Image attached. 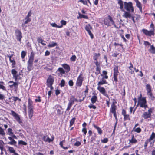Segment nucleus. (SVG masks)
I'll list each match as a JSON object with an SVG mask.
<instances>
[{
	"label": "nucleus",
	"mask_w": 155,
	"mask_h": 155,
	"mask_svg": "<svg viewBox=\"0 0 155 155\" xmlns=\"http://www.w3.org/2000/svg\"><path fill=\"white\" fill-rule=\"evenodd\" d=\"M33 102L30 98H28V113L29 118L31 120L34 114V106Z\"/></svg>",
	"instance_id": "f257e3e1"
},
{
	"label": "nucleus",
	"mask_w": 155,
	"mask_h": 155,
	"mask_svg": "<svg viewBox=\"0 0 155 155\" xmlns=\"http://www.w3.org/2000/svg\"><path fill=\"white\" fill-rule=\"evenodd\" d=\"M150 28H151L150 30H148L146 29H143L142 31L144 34L146 36L151 37L154 36L155 35V29L154 25L153 23H151L150 25Z\"/></svg>",
	"instance_id": "f03ea898"
},
{
	"label": "nucleus",
	"mask_w": 155,
	"mask_h": 155,
	"mask_svg": "<svg viewBox=\"0 0 155 155\" xmlns=\"http://www.w3.org/2000/svg\"><path fill=\"white\" fill-rule=\"evenodd\" d=\"M138 105H139L140 107L144 108L146 109L148 107L147 105V102L146 98L143 97V98H140L138 100Z\"/></svg>",
	"instance_id": "7ed1b4c3"
},
{
	"label": "nucleus",
	"mask_w": 155,
	"mask_h": 155,
	"mask_svg": "<svg viewBox=\"0 0 155 155\" xmlns=\"http://www.w3.org/2000/svg\"><path fill=\"white\" fill-rule=\"evenodd\" d=\"M34 54L33 52L31 53L29 60L28 61V70L30 71L33 69V62L34 59Z\"/></svg>",
	"instance_id": "20e7f679"
},
{
	"label": "nucleus",
	"mask_w": 155,
	"mask_h": 155,
	"mask_svg": "<svg viewBox=\"0 0 155 155\" xmlns=\"http://www.w3.org/2000/svg\"><path fill=\"white\" fill-rule=\"evenodd\" d=\"M124 8L128 12H133L134 11V9L133 6V4L131 2H124Z\"/></svg>",
	"instance_id": "39448f33"
},
{
	"label": "nucleus",
	"mask_w": 155,
	"mask_h": 155,
	"mask_svg": "<svg viewBox=\"0 0 155 155\" xmlns=\"http://www.w3.org/2000/svg\"><path fill=\"white\" fill-rule=\"evenodd\" d=\"M153 109L152 108H149L148 111L144 112L142 115V117L145 119L150 118L151 117V114L153 112Z\"/></svg>",
	"instance_id": "423d86ee"
},
{
	"label": "nucleus",
	"mask_w": 155,
	"mask_h": 155,
	"mask_svg": "<svg viewBox=\"0 0 155 155\" xmlns=\"http://www.w3.org/2000/svg\"><path fill=\"white\" fill-rule=\"evenodd\" d=\"M78 100L75 98L74 97L72 96L69 101V102L68 104L67 108L66 110V111H69L73 104L75 101L78 102Z\"/></svg>",
	"instance_id": "0eeeda50"
},
{
	"label": "nucleus",
	"mask_w": 155,
	"mask_h": 155,
	"mask_svg": "<svg viewBox=\"0 0 155 155\" xmlns=\"http://www.w3.org/2000/svg\"><path fill=\"white\" fill-rule=\"evenodd\" d=\"M54 78L52 76H49L47 80V84L48 86L51 88V90L53 89L52 85L54 82Z\"/></svg>",
	"instance_id": "6e6552de"
},
{
	"label": "nucleus",
	"mask_w": 155,
	"mask_h": 155,
	"mask_svg": "<svg viewBox=\"0 0 155 155\" xmlns=\"http://www.w3.org/2000/svg\"><path fill=\"white\" fill-rule=\"evenodd\" d=\"M104 22L105 25L108 26H110L111 24H114V22L111 17L110 16H108V17L105 18Z\"/></svg>",
	"instance_id": "1a4fd4ad"
},
{
	"label": "nucleus",
	"mask_w": 155,
	"mask_h": 155,
	"mask_svg": "<svg viewBox=\"0 0 155 155\" xmlns=\"http://www.w3.org/2000/svg\"><path fill=\"white\" fill-rule=\"evenodd\" d=\"M11 73L13 75V78L15 79V81L18 79H20L21 78L20 76V73H17L15 69H12L11 71Z\"/></svg>",
	"instance_id": "9d476101"
},
{
	"label": "nucleus",
	"mask_w": 155,
	"mask_h": 155,
	"mask_svg": "<svg viewBox=\"0 0 155 155\" xmlns=\"http://www.w3.org/2000/svg\"><path fill=\"white\" fill-rule=\"evenodd\" d=\"M11 114L13 116L16 120L20 124L22 123L19 115L13 110L11 111Z\"/></svg>",
	"instance_id": "9b49d317"
},
{
	"label": "nucleus",
	"mask_w": 155,
	"mask_h": 155,
	"mask_svg": "<svg viewBox=\"0 0 155 155\" xmlns=\"http://www.w3.org/2000/svg\"><path fill=\"white\" fill-rule=\"evenodd\" d=\"M83 81V77L81 74H80L77 80L76 84L77 86L80 87L82 85Z\"/></svg>",
	"instance_id": "f8f14e48"
},
{
	"label": "nucleus",
	"mask_w": 155,
	"mask_h": 155,
	"mask_svg": "<svg viewBox=\"0 0 155 155\" xmlns=\"http://www.w3.org/2000/svg\"><path fill=\"white\" fill-rule=\"evenodd\" d=\"M15 34L17 40L20 41L22 38V33L21 31L18 29H16L15 31Z\"/></svg>",
	"instance_id": "ddd939ff"
},
{
	"label": "nucleus",
	"mask_w": 155,
	"mask_h": 155,
	"mask_svg": "<svg viewBox=\"0 0 155 155\" xmlns=\"http://www.w3.org/2000/svg\"><path fill=\"white\" fill-rule=\"evenodd\" d=\"M92 29V28L90 25H86L85 27V29L88 32L91 38L92 39L94 38V36L91 31V30Z\"/></svg>",
	"instance_id": "4468645a"
},
{
	"label": "nucleus",
	"mask_w": 155,
	"mask_h": 155,
	"mask_svg": "<svg viewBox=\"0 0 155 155\" xmlns=\"http://www.w3.org/2000/svg\"><path fill=\"white\" fill-rule=\"evenodd\" d=\"M8 83L9 84H9V87L10 88H15V89H17L18 88V83L16 82H14L12 81H10L8 82Z\"/></svg>",
	"instance_id": "2eb2a0df"
},
{
	"label": "nucleus",
	"mask_w": 155,
	"mask_h": 155,
	"mask_svg": "<svg viewBox=\"0 0 155 155\" xmlns=\"http://www.w3.org/2000/svg\"><path fill=\"white\" fill-rule=\"evenodd\" d=\"M97 89L102 94L104 95L107 96V94L104 88L98 86L97 87Z\"/></svg>",
	"instance_id": "dca6fc26"
},
{
	"label": "nucleus",
	"mask_w": 155,
	"mask_h": 155,
	"mask_svg": "<svg viewBox=\"0 0 155 155\" xmlns=\"http://www.w3.org/2000/svg\"><path fill=\"white\" fill-rule=\"evenodd\" d=\"M116 110V106L115 105L114 102H113L111 107L110 109L111 112L114 114V115L115 117V119H116V115L115 113Z\"/></svg>",
	"instance_id": "f3484780"
},
{
	"label": "nucleus",
	"mask_w": 155,
	"mask_h": 155,
	"mask_svg": "<svg viewBox=\"0 0 155 155\" xmlns=\"http://www.w3.org/2000/svg\"><path fill=\"white\" fill-rule=\"evenodd\" d=\"M134 1L136 3L137 6L139 8L140 12L142 13V8L141 3L139 2L138 0H134Z\"/></svg>",
	"instance_id": "a211bd4d"
},
{
	"label": "nucleus",
	"mask_w": 155,
	"mask_h": 155,
	"mask_svg": "<svg viewBox=\"0 0 155 155\" xmlns=\"http://www.w3.org/2000/svg\"><path fill=\"white\" fill-rule=\"evenodd\" d=\"M62 67L64 69L66 72H68L70 70V66L66 64H64L62 65Z\"/></svg>",
	"instance_id": "6ab92c4d"
},
{
	"label": "nucleus",
	"mask_w": 155,
	"mask_h": 155,
	"mask_svg": "<svg viewBox=\"0 0 155 155\" xmlns=\"http://www.w3.org/2000/svg\"><path fill=\"white\" fill-rule=\"evenodd\" d=\"M8 139L11 141L9 142L8 143L11 145H15L17 143L16 141L14 139H13L11 137H8Z\"/></svg>",
	"instance_id": "aec40b11"
},
{
	"label": "nucleus",
	"mask_w": 155,
	"mask_h": 155,
	"mask_svg": "<svg viewBox=\"0 0 155 155\" xmlns=\"http://www.w3.org/2000/svg\"><path fill=\"white\" fill-rule=\"evenodd\" d=\"M42 139L45 142L50 143L52 141V140L48 137V136L46 135H44L43 136Z\"/></svg>",
	"instance_id": "412c9836"
},
{
	"label": "nucleus",
	"mask_w": 155,
	"mask_h": 155,
	"mask_svg": "<svg viewBox=\"0 0 155 155\" xmlns=\"http://www.w3.org/2000/svg\"><path fill=\"white\" fill-rule=\"evenodd\" d=\"M147 94L150 99L152 100H154L155 99V97L153 95L152 91L147 92Z\"/></svg>",
	"instance_id": "4be33fe9"
},
{
	"label": "nucleus",
	"mask_w": 155,
	"mask_h": 155,
	"mask_svg": "<svg viewBox=\"0 0 155 155\" xmlns=\"http://www.w3.org/2000/svg\"><path fill=\"white\" fill-rule=\"evenodd\" d=\"M123 30H121L119 31L118 32V34L120 35V36L121 37V38L123 39V40L124 42H126L127 41L125 38L124 37L123 35L122 34V33L123 32Z\"/></svg>",
	"instance_id": "5701e85b"
},
{
	"label": "nucleus",
	"mask_w": 155,
	"mask_h": 155,
	"mask_svg": "<svg viewBox=\"0 0 155 155\" xmlns=\"http://www.w3.org/2000/svg\"><path fill=\"white\" fill-rule=\"evenodd\" d=\"M130 12H129L125 11L123 15V16L126 18H130L131 16Z\"/></svg>",
	"instance_id": "b1692460"
},
{
	"label": "nucleus",
	"mask_w": 155,
	"mask_h": 155,
	"mask_svg": "<svg viewBox=\"0 0 155 155\" xmlns=\"http://www.w3.org/2000/svg\"><path fill=\"white\" fill-rule=\"evenodd\" d=\"M93 125L95 128L96 129H97V131H98V133L99 134L101 135L102 133V130L101 129V128H100L96 126L94 124H93Z\"/></svg>",
	"instance_id": "393cba45"
},
{
	"label": "nucleus",
	"mask_w": 155,
	"mask_h": 155,
	"mask_svg": "<svg viewBox=\"0 0 155 155\" xmlns=\"http://www.w3.org/2000/svg\"><path fill=\"white\" fill-rule=\"evenodd\" d=\"M57 71L59 72L60 74L61 75L64 74L66 72L65 70L62 68L61 67L58 68L57 70Z\"/></svg>",
	"instance_id": "a878e982"
},
{
	"label": "nucleus",
	"mask_w": 155,
	"mask_h": 155,
	"mask_svg": "<svg viewBox=\"0 0 155 155\" xmlns=\"http://www.w3.org/2000/svg\"><path fill=\"white\" fill-rule=\"evenodd\" d=\"M104 78H102L101 81L98 82V86H100V85H102L105 84L106 83V80L104 79Z\"/></svg>",
	"instance_id": "bb28decb"
},
{
	"label": "nucleus",
	"mask_w": 155,
	"mask_h": 155,
	"mask_svg": "<svg viewBox=\"0 0 155 155\" xmlns=\"http://www.w3.org/2000/svg\"><path fill=\"white\" fill-rule=\"evenodd\" d=\"M107 72L105 70L103 71L102 74H101V76L103 77V78L107 79L108 78V76L107 75Z\"/></svg>",
	"instance_id": "cd10ccee"
},
{
	"label": "nucleus",
	"mask_w": 155,
	"mask_h": 155,
	"mask_svg": "<svg viewBox=\"0 0 155 155\" xmlns=\"http://www.w3.org/2000/svg\"><path fill=\"white\" fill-rule=\"evenodd\" d=\"M78 14L79 16L77 17L78 19L81 18H84L85 19H87L88 18L87 16L81 14L79 12Z\"/></svg>",
	"instance_id": "c85d7f7f"
},
{
	"label": "nucleus",
	"mask_w": 155,
	"mask_h": 155,
	"mask_svg": "<svg viewBox=\"0 0 155 155\" xmlns=\"http://www.w3.org/2000/svg\"><path fill=\"white\" fill-rule=\"evenodd\" d=\"M97 100V97L95 95H94L92 96L91 99V101L92 103L94 104L96 102Z\"/></svg>",
	"instance_id": "c756f323"
},
{
	"label": "nucleus",
	"mask_w": 155,
	"mask_h": 155,
	"mask_svg": "<svg viewBox=\"0 0 155 155\" xmlns=\"http://www.w3.org/2000/svg\"><path fill=\"white\" fill-rule=\"evenodd\" d=\"M149 51L152 54H155V48L153 45L150 46Z\"/></svg>",
	"instance_id": "7c9ffc66"
},
{
	"label": "nucleus",
	"mask_w": 155,
	"mask_h": 155,
	"mask_svg": "<svg viewBox=\"0 0 155 155\" xmlns=\"http://www.w3.org/2000/svg\"><path fill=\"white\" fill-rule=\"evenodd\" d=\"M8 150L11 153H14V154H15V153H16L15 152V150H14L13 148L10 147H8Z\"/></svg>",
	"instance_id": "2f4dec72"
},
{
	"label": "nucleus",
	"mask_w": 155,
	"mask_h": 155,
	"mask_svg": "<svg viewBox=\"0 0 155 155\" xmlns=\"http://www.w3.org/2000/svg\"><path fill=\"white\" fill-rule=\"evenodd\" d=\"M99 53H94V54L93 58L94 60L97 61L98 58L100 56Z\"/></svg>",
	"instance_id": "473e14b6"
},
{
	"label": "nucleus",
	"mask_w": 155,
	"mask_h": 155,
	"mask_svg": "<svg viewBox=\"0 0 155 155\" xmlns=\"http://www.w3.org/2000/svg\"><path fill=\"white\" fill-rule=\"evenodd\" d=\"M57 45V44L56 43L52 42L50 43H49L48 45V46L49 47H54L56 46Z\"/></svg>",
	"instance_id": "72a5a7b5"
},
{
	"label": "nucleus",
	"mask_w": 155,
	"mask_h": 155,
	"mask_svg": "<svg viewBox=\"0 0 155 155\" xmlns=\"http://www.w3.org/2000/svg\"><path fill=\"white\" fill-rule=\"evenodd\" d=\"M118 4L120 5V8L121 9H122L123 8V2L121 0H118Z\"/></svg>",
	"instance_id": "f704fd0d"
},
{
	"label": "nucleus",
	"mask_w": 155,
	"mask_h": 155,
	"mask_svg": "<svg viewBox=\"0 0 155 155\" xmlns=\"http://www.w3.org/2000/svg\"><path fill=\"white\" fill-rule=\"evenodd\" d=\"M146 89L147 91V92L151 91V87L149 84H147L146 85Z\"/></svg>",
	"instance_id": "c9c22d12"
},
{
	"label": "nucleus",
	"mask_w": 155,
	"mask_h": 155,
	"mask_svg": "<svg viewBox=\"0 0 155 155\" xmlns=\"http://www.w3.org/2000/svg\"><path fill=\"white\" fill-rule=\"evenodd\" d=\"M155 138V133L154 132H153L152 133L150 138L148 140L150 142V141H151L153 139H154Z\"/></svg>",
	"instance_id": "e433bc0d"
},
{
	"label": "nucleus",
	"mask_w": 155,
	"mask_h": 155,
	"mask_svg": "<svg viewBox=\"0 0 155 155\" xmlns=\"http://www.w3.org/2000/svg\"><path fill=\"white\" fill-rule=\"evenodd\" d=\"M27 143L26 142L22 140H19L18 141V144L19 145H22L26 146Z\"/></svg>",
	"instance_id": "4c0bfd02"
},
{
	"label": "nucleus",
	"mask_w": 155,
	"mask_h": 155,
	"mask_svg": "<svg viewBox=\"0 0 155 155\" xmlns=\"http://www.w3.org/2000/svg\"><path fill=\"white\" fill-rule=\"evenodd\" d=\"M25 21L24 22V24H27L28 22H30L31 20V19L30 18L27 17H25Z\"/></svg>",
	"instance_id": "58836bf2"
},
{
	"label": "nucleus",
	"mask_w": 155,
	"mask_h": 155,
	"mask_svg": "<svg viewBox=\"0 0 155 155\" xmlns=\"http://www.w3.org/2000/svg\"><path fill=\"white\" fill-rule=\"evenodd\" d=\"M129 141L130 143H135L137 142V140L134 138V136H133L132 139L131 140H130Z\"/></svg>",
	"instance_id": "ea45409f"
},
{
	"label": "nucleus",
	"mask_w": 155,
	"mask_h": 155,
	"mask_svg": "<svg viewBox=\"0 0 155 155\" xmlns=\"http://www.w3.org/2000/svg\"><path fill=\"white\" fill-rule=\"evenodd\" d=\"M0 135L4 136L5 135V133L4 130L1 127H0Z\"/></svg>",
	"instance_id": "a19ab883"
},
{
	"label": "nucleus",
	"mask_w": 155,
	"mask_h": 155,
	"mask_svg": "<svg viewBox=\"0 0 155 155\" xmlns=\"http://www.w3.org/2000/svg\"><path fill=\"white\" fill-rule=\"evenodd\" d=\"M7 134L8 135L11 136L13 134V132L12 131V130L11 128H8L7 129Z\"/></svg>",
	"instance_id": "79ce46f5"
},
{
	"label": "nucleus",
	"mask_w": 155,
	"mask_h": 155,
	"mask_svg": "<svg viewBox=\"0 0 155 155\" xmlns=\"http://www.w3.org/2000/svg\"><path fill=\"white\" fill-rule=\"evenodd\" d=\"M51 25L54 27H56L58 28H61L62 27V25H61V26H59L57 25L55 23H52L51 24Z\"/></svg>",
	"instance_id": "37998d69"
},
{
	"label": "nucleus",
	"mask_w": 155,
	"mask_h": 155,
	"mask_svg": "<svg viewBox=\"0 0 155 155\" xmlns=\"http://www.w3.org/2000/svg\"><path fill=\"white\" fill-rule=\"evenodd\" d=\"M87 1L90 3L89 0H79V2H82L84 5H87Z\"/></svg>",
	"instance_id": "c03bdc74"
},
{
	"label": "nucleus",
	"mask_w": 155,
	"mask_h": 155,
	"mask_svg": "<svg viewBox=\"0 0 155 155\" xmlns=\"http://www.w3.org/2000/svg\"><path fill=\"white\" fill-rule=\"evenodd\" d=\"M133 130L135 132L139 133L141 131V130L140 128L138 127L136 128H133Z\"/></svg>",
	"instance_id": "a18cd8bd"
},
{
	"label": "nucleus",
	"mask_w": 155,
	"mask_h": 155,
	"mask_svg": "<svg viewBox=\"0 0 155 155\" xmlns=\"http://www.w3.org/2000/svg\"><path fill=\"white\" fill-rule=\"evenodd\" d=\"M75 118L74 117L73 118L71 119L70 122V127H71L74 124L75 121Z\"/></svg>",
	"instance_id": "49530a36"
},
{
	"label": "nucleus",
	"mask_w": 155,
	"mask_h": 155,
	"mask_svg": "<svg viewBox=\"0 0 155 155\" xmlns=\"http://www.w3.org/2000/svg\"><path fill=\"white\" fill-rule=\"evenodd\" d=\"M12 56V55H11V56L8 55V57L9 58L10 61V62L12 63V64L15 65V61L14 59L12 60L11 59Z\"/></svg>",
	"instance_id": "de8ad7c7"
},
{
	"label": "nucleus",
	"mask_w": 155,
	"mask_h": 155,
	"mask_svg": "<svg viewBox=\"0 0 155 155\" xmlns=\"http://www.w3.org/2000/svg\"><path fill=\"white\" fill-rule=\"evenodd\" d=\"M26 53L25 51H22L21 55L22 59H23L24 58L25 56L26 55Z\"/></svg>",
	"instance_id": "09e8293b"
},
{
	"label": "nucleus",
	"mask_w": 155,
	"mask_h": 155,
	"mask_svg": "<svg viewBox=\"0 0 155 155\" xmlns=\"http://www.w3.org/2000/svg\"><path fill=\"white\" fill-rule=\"evenodd\" d=\"M3 143L4 142L2 141H0V149L2 151L3 149Z\"/></svg>",
	"instance_id": "8fccbe9b"
},
{
	"label": "nucleus",
	"mask_w": 155,
	"mask_h": 155,
	"mask_svg": "<svg viewBox=\"0 0 155 155\" xmlns=\"http://www.w3.org/2000/svg\"><path fill=\"white\" fill-rule=\"evenodd\" d=\"M65 82L64 79H62L61 81L60 85L61 87H64L65 85Z\"/></svg>",
	"instance_id": "3c124183"
},
{
	"label": "nucleus",
	"mask_w": 155,
	"mask_h": 155,
	"mask_svg": "<svg viewBox=\"0 0 155 155\" xmlns=\"http://www.w3.org/2000/svg\"><path fill=\"white\" fill-rule=\"evenodd\" d=\"M76 58V57L75 55H73L71 58L70 60L71 61H74Z\"/></svg>",
	"instance_id": "603ef678"
},
{
	"label": "nucleus",
	"mask_w": 155,
	"mask_h": 155,
	"mask_svg": "<svg viewBox=\"0 0 155 155\" xmlns=\"http://www.w3.org/2000/svg\"><path fill=\"white\" fill-rule=\"evenodd\" d=\"M130 66L129 67V68L131 71V73H132L134 72V71H132V69H134V68L133 67V65L131 63H130Z\"/></svg>",
	"instance_id": "864d4df0"
},
{
	"label": "nucleus",
	"mask_w": 155,
	"mask_h": 155,
	"mask_svg": "<svg viewBox=\"0 0 155 155\" xmlns=\"http://www.w3.org/2000/svg\"><path fill=\"white\" fill-rule=\"evenodd\" d=\"M124 119L125 120H130V116L128 114H126L124 116Z\"/></svg>",
	"instance_id": "5fc2aeb1"
},
{
	"label": "nucleus",
	"mask_w": 155,
	"mask_h": 155,
	"mask_svg": "<svg viewBox=\"0 0 155 155\" xmlns=\"http://www.w3.org/2000/svg\"><path fill=\"white\" fill-rule=\"evenodd\" d=\"M88 107L90 108H92L94 109H95L96 108V107L95 106L91 104L88 106Z\"/></svg>",
	"instance_id": "6e6d98bb"
},
{
	"label": "nucleus",
	"mask_w": 155,
	"mask_h": 155,
	"mask_svg": "<svg viewBox=\"0 0 155 155\" xmlns=\"http://www.w3.org/2000/svg\"><path fill=\"white\" fill-rule=\"evenodd\" d=\"M108 140L107 138H105L103 139V140H101V141L103 143H105L107 142Z\"/></svg>",
	"instance_id": "4d7b16f0"
},
{
	"label": "nucleus",
	"mask_w": 155,
	"mask_h": 155,
	"mask_svg": "<svg viewBox=\"0 0 155 155\" xmlns=\"http://www.w3.org/2000/svg\"><path fill=\"white\" fill-rule=\"evenodd\" d=\"M114 78L115 81H116V74L115 72V68L114 69Z\"/></svg>",
	"instance_id": "13d9d810"
},
{
	"label": "nucleus",
	"mask_w": 155,
	"mask_h": 155,
	"mask_svg": "<svg viewBox=\"0 0 155 155\" xmlns=\"http://www.w3.org/2000/svg\"><path fill=\"white\" fill-rule=\"evenodd\" d=\"M81 144V143L80 142L77 141L76 142L74 143V145L75 146H79Z\"/></svg>",
	"instance_id": "bf43d9fd"
},
{
	"label": "nucleus",
	"mask_w": 155,
	"mask_h": 155,
	"mask_svg": "<svg viewBox=\"0 0 155 155\" xmlns=\"http://www.w3.org/2000/svg\"><path fill=\"white\" fill-rule=\"evenodd\" d=\"M35 101L36 102H41V100L40 99V97L39 96H38V98L35 99Z\"/></svg>",
	"instance_id": "052dcab7"
},
{
	"label": "nucleus",
	"mask_w": 155,
	"mask_h": 155,
	"mask_svg": "<svg viewBox=\"0 0 155 155\" xmlns=\"http://www.w3.org/2000/svg\"><path fill=\"white\" fill-rule=\"evenodd\" d=\"M150 142V141L149 140H147L146 141V142L145 143L144 145V147L145 149H146V147H147V144H148V143Z\"/></svg>",
	"instance_id": "680f3d73"
},
{
	"label": "nucleus",
	"mask_w": 155,
	"mask_h": 155,
	"mask_svg": "<svg viewBox=\"0 0 155 155\" xmlns=\"http://www.w3.org/2000/svg\"><path fill=\"white\" fill-rule=\"evenodd\" d=\"M3 85H2L1 84H0V89H2L4 90H6V88L5 86Z\"/></svg>",
	"instance_id": "e2e57ef3"
},
{
	"label": "nucleus",
	"mask_w": 155,
	"mask_h": 155,
	"mask_svg": "<svg viewBox=\"0 0 155 155\" xmlns=\"http://www.w3.org/2000/svg\"><path fill=\"white\" fill-rule=\"evenodd\" d=\"M69 84L70 86H72L73 85V82L72 80H70L69 81Z\"/></svg>",
	"instance_id": "0e129e2a"
},
{
	"label": "nucleus",
	"mask_w": 155,
	"mask_h": 155,
	"mask_svg": "<svg viewBox=\"0 0 155 155\" xmlns=\"http://www.w3.org/2000/svg\"><path fill=\"white\" fill-rule=\"evenodd\" d=\"M61 25L63 26V25H65L66 24V22L64 20H61Z\"/></svg>",
	"instance_id": "69168bd1"
},
{
	"label": "nucleus",
	"mask_w": 155,
	"mask_h": 155,
	"mask_svg": "<svg viewBox=\"0 0 155 155\" xmlns=\"http://www.w3.org/2000/svg\"><path fill=\"white\" fill-rule=\"evenodd\" d=\"M13 100L15 102L19 98L17 97H12Z\"/></svg>",
	"instance_id": "338daca9"
},
{
	"label": "nucleus",
	"mask_w": 155,
	"mask_h": 155,
	"mask_svg": "<svg viewBox=\"0 0 155 155\" xmlns=\"http://www.w3.org/2000/svg\"><path fill=\"white\" fill-rule=\"evenodd\" d=\"M82 132H83L84 133V135H85L87 132L86 128H84L82 129Z\"/></svg>",
	"instance_id": "774afa93"
}]
</instances>
